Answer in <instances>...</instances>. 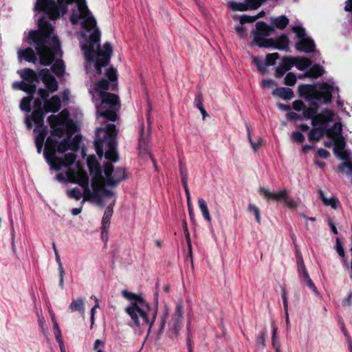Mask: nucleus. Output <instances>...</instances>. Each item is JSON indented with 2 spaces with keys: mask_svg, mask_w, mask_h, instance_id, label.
<instances>
[{
  "mask_svg": "<svg viewBox=\"0 0 352 352\" xmlns=\"http://www.w3.org/2000/svg\"><path fill=\"white\" fill-rule=\"evenodd\" d=\"M57 144L58 140L49 136L46 140L45 147L43 151L44 157L56 155Z\"/></svg>",
  "mask_w": 352,
  "mask_h": 352,
  "instance_id": "4be33fe9",
  "label": "nucleus"
},
{
  "mask_svg": "<svg viewBox=\"0 0 352 352\" xmlns=\"http://www.w3.org/2000/svg\"><path fill=\"white\" fill-rule=\"evenodd\" d=\"M46 135L47 128L44 127L40 130L38 134L35 138V144L38 153H41Z\"/></svg>",
  "mask_w": 352,
  "mask_h": 352,
  "instance_id": "c9c22d12",
  "label": "nucleus"
},
{
  "mask_svg": "<svg viewBox=\"0 0 352 352\" xmlns=\"http://www.w3.org/2000/svg\"><path fill=\"white\" fill-rule=\"evenodd\" d=\"M289 22V21L285 15L279 16L272 21V25L279 30H284Z\"/></svg>",
  "mask_w": 352,
  "mask_h": 352,
  "instance_id": "4c0bfd02",
  "label": "nucleus"
},
{
  "mask_svg": "<svg viewBox=\"0 0 352 352\" xmlns=\"http://www.w3.org/2000/svg\"><path fill=\"white\" fill-rule=\"evenodd\" d=\"M179 173L181 176L182 184L184 188L185 192L188 199V202H190V191L187 183L188 172L187 169L183 163L179 162Z\"/></svg>",
  "mask_w": 352,
  "mask_h": 352,
  "instance_id": "cd10ccee",
  "label": "nucleus"
},
{
  "mask_svg": "<svg viewBox=\"0 0 352 352\" xmlns=\"http://www.w3.org/2000/svg\"><path fill=\"white\" fill-rule=\"evenodd\" d=\"M104 51H102L98 45V52H97V58L95 62V69L96 73L99 75L102 74V67L109 64L112 55V46L110 43L106 42L103 45Z\"/></svg>",
  "mask_w": 352,
  "mask_h": 352,
  "instance_id": "423d86ee",
  "label": "nucleus"
},
{
  "mask_svg": "<svg viewBox=\"0 0 352 352\" xmlns=\"http://www.w3.org/2000/svg\"><path fill=\"white\" fill-rule=\"evenodd\" d=\"M258 192L267 200L283 202L285 205L290 209L296 208L298 206L297 203L289 197L288 191L285 188L278 192H275L263 187L259 188Z\"/></svg>",
  "mask_w": 352,
  "mask_h": 352,
  "instance_id": "39448f33",
  "label": "nucleus"
},
{
  "mask_svg": "<svg viewBox=\"0 0 352 352\" xmlns=\"http://www.w3.org/2000/svg\"><path fill=\"white\" fill-rule=\"evenodd\" d=\"M39 76L41 80H42V82L47 87V89L49 90L51 93H54L58 90V82L48 69H41L39 70Z\"/></svg>",
  "mask_w": 352,
  "mask_h": 352,
  "instance_id": "6e6552de",
  "label": "nucleus"
},
{
  "mask_svg": "<svg viewBox=\"0 0 352 352\" xmlns=\"http://www.w3.org/2000/svg\"><path fill=\"white\" fill-rule=\"evenodd\" d=\"M117 135L118 131L114 124H108L105 127H100L96 130L95 150L100 158L104 155V150H106L104 157L108 162L104 164V173L105 184L109 186H116L128 178L125 168L122 167L114 168L112 164V162H117L119 160Z\"/></svg>",
  "mask_w": 352,
  "mask_h": 352,
  "instance_id": "f03ea898",
  "label": "nucleus"
},
{
  "mask_svg": "<svg viewBox=\"0 0 352 352\" xmlns=\"http://www.w3.org/2000/svg\"><path fill=\"white\" fill-rule=\"evenodd\" d=\"M292 140L296 143H302L305 140L304 135L300 131H294L292 134Z\"/></svg>",
  "mask_w": 352,
  "mask_h": 352,
  "instance_id": "0e129e2a",
  "label": "nucleus"
},
{
  "mask_svg": "<svg viewBox=\"0 0 352 352\" xmlns=\"http://www.w3.org/2000/svg\"><path fill=\"white\" fill-rule=\"evenodd\" d=\"M95 196H97V194H96L94 191L91 192L88 187L87 188H83V201H82V203L85 201H88V200H90L91 199H94L95 197Z\"/></svg>",
  "mask_w": 352,
  "mask_h": 352,
  "instance_id": "e2e57ef3",
  "label": "nucleus"
},
{
  "mask_svg": "<svg viewBox=\"0 0 352 352\" xmlns=\"http://www.w3.org/2000/svg\"><path fill=\"white\" fill-rule=\"evenodd\" d=\"M116 200L109 204L104 210L103 217L102 219L101 229H109L110 226V220L113 214V208L115 205Z\"/></svg>",
  "mask_w": 352,
  "mask_h": 352,
  "instance_id": "5701e85b",
  "label": "nucleus"
},
{
  "mask_svg": "<svg viewBox=\"0 0 352 352\" xmlns=\"http://www.w3.org/2000/svg\"><path fill=\"white\" fill-rule=\"evenodd\" d=\"M296 50L299 52L311 53L316 50V44L314 41L309 36L299 40L295 44Z\"/></svg>",
  "mask_w": 352,
  "mask_h": 352,
  "instance_id": "ddd939ff",
  "label": "nucleus"
},
{
  "mask_svg": "<svg viewBox=\"0 0 352 352\" xmlns=\"http://www.w3.org/2000/svg\"><path fill=\"white\" fill-rule=\"evenodd\" d=\"M280 55L278 52L267 54L265 58V64L267 66H272L276 63V60L278 59Z\"/></svg>",
  "mask_w": 352,
  "mask_h": 352,
  "instance_id": "3c124183",
  "label": "nucleus"
},
{
  "mask_svg": "<svg viewBox=\"0 0 352 352\" xmlns=\"http://www.w3.org/2000/svg\"><path fill=\"white\" fill-rule=\"evenodd\" d=\"M253 42L255 43L259 47H273L274 45V40L272 38H267L262 36H254Z\"/></svg>",
  "mask_w": 352,
  "mask_h": 352,
  "instance_id": "473e14b6",
  "label": "nucleus"
},
{
  "mask_svg": "<svg viewBox=\"0 0 352 352\" xmlns=\"http://www.w3.org/2000/svg\"><path fill=\"white\" fill-rule=\"evenodd\" d=\"M34 98V96H28L22 98L20 102V108L21 110L30 112L32 110L31 108V102Z\"/></svg>",
  "mask_w": 352,
  "mask_h": 352,
  "instance_id": "c03bdc74",
  "label": "nucleus"
},
{
  "mask_svg": "<svg viewBox=\"0 0 352 352\" xmlns=\"http://www.w3.org/2000/svg\"><path fill=\"white\" fill-rule=\"evenodd\" d=\"M198 206L205 220L207 221L208 222H210L211 217L209 212L208 205L206 201L203 198H199L198 199Z\"/></svg>",
  "mask_w": 352,
  "mask_h": 352,
  "instance_id": "ea45409f",
  "label": "nucleus"
},
{
  "mask_svg": "<svg viewBox=\"0 0 352 352\" xmlns=\"http://www.w3.org/2000/svg\"><path fill=\"white\" fill-rule=\"evenodd\" d=\"M316 92V88L313 85L302 84L298 86V93L300 97H304L306 100H314V96Z\"/></svg>",
  "mask_w": 352,
  "mask_h": 352,
  "instance_id": "f3484780",
  "label": "nucleus"
},
{
  "mask_svg": "<svg viewBox=\"0 0 352 352\" xmlns=\"http://www.w3.org/2000/svg\"><path fill=\"white\" fill-rule=\"evenodd\" d=\"M324 74V68L320 65L315 64L310 67V69L305 73L304 76L316 79L322 76Z\"/></svg>",
  "mask_w": 352,
  "mask_h": 352,
  "instance_id": "7c9ffc66",
  "label": "nucleus"
},
{
  "mask_svg": "<svg viewBox=\"0 0 352 352\" xmlns=\"http://www.w3.org/2000/svg\"><path fill=\"white\" fill-rule=\"evenodd\" d=\"M296 60V57L285 56L282 58L280 65L285 68V70L289 71L295 65Z\"/></svg>",
  "mask_w": 352,
  "mask_h": 352,
  "instance_id": "79ce46f5",
  "label": "nucleus"
},
{
  "mask_svg": "<svg viewBox=\"0 0 352 352\" xmlns=\"http://www.w3.org/2000/svg\"><path fill=\"white\" fill-rule=\"evenodd\" d=\"M105 76L107 80L111 82V90L117 91L118 89L117 71L115 68L110 67L106 70Z\"/></svg>",
  "mask_w": 352,
  "mask_h": 352,
  "instance_id": "a878e982",
  "label": "nucleus"
},
{
  "mask_svg": "<svg viewBox=\"0 0 352 352\" xmlns=\"http://www.w3.org/2000/svg\"><path fill=\"white\" fill-rule=\"evenodd\" d=\"M246 127H247V132H248V136L249 142H250L252 147L253 148L254 151H257V150L261 146L262 140L259 139L257 142H253V140L252 139V137H251V133H250V127L248 125H246Z\"/></svg>",
  "mask_w": 352,
  "mask_h": 352,
  "instance_id": "13d9d810",
  "label": "nucleus"
},
{
  "mask_svg": "<svg viewBox=\"0 0 352 352\" xmlns=\"http://www.w3.org/2000/svg\"><path fill=\"white\" fill-rule=\"evenodd\" d=\"M96 89L100 90V91H104L111 89V84L109 81L106 78H101L97 82H96Z\"/></svg>",
  "mask_w": 352,
  "mask_h": 352,
  "instance_id": "8fccbe9b",
  "label": "nucleus"
},
{
  "mask_svg": "<svg viewBox=\"0 0 352 352\" xmlns=\"http://www.w3.org/2000/svg\"><path fill=\"white\" fill-rule=\"evenodd\" d=\"M296 81L297 79L296 74L292 72H289L285 77L284 84L287 86H294L296 84Z\"/></svg>",
  "mask_w": 352,
  "mask_h": 352,
  "instance_id": "4d7b16f0",
  "label": "nucleus"
},
{
  "mask_svg": "<svg viewBox=\"0 0 352 352\" xmlns=\"http://www.w3.org/2000/svg\"><path fill=\"white\" fill-rule=\"evenodd\" d=\"M245 2L248 10H256L262 5L258 0H245Z\"/></svg>",
  "mask_w": 352,
  "mask_h": 352,
  "instance_id": "774afa93",
  "label": "nucleus"
},
{
  "mask_svg": "<svg viewBox=\"0 0 352 352\" xmlns=\"http://www.w3.org/2000/svg\"><path fill=\"white\" fill-rule=\"evenodd\" d=\"M47 122L51 128H54L62 124L60 118L56 115H51L47 118Z\"/></svg>",
  "mask_w": 352,
  "mask_h": 352,
  "instance_id": "052dcab7",
  "label": "nucleus"
},
{
  "mask_svg": "<svg viewBox=\"0 0 352 352\" xmlns=\"http://www.w3.org/2000/svg\"><path fill=\"white\" fill-rule=\"evenodd\" d=\"M319 199L322 201L325 206H331L333 209L338 208L340 201L336 197H331L329 199L325 197L324 192L322 190H318Z\"/></svg>",
  "mask_w": 352,
  "mask_h": 352,
  "instance_id": "bb28decb",
  "label": "nucleus"
},
{
  "mask_svg": "<svg viewBox=\"0 0 352 352\" xmlns=\"http://www.w3.org/2000/svg\"><path fill=\"white\" fill-rule=\"evenodd\" d=\"M100 41V31L98 29H94L89 36V43L86 41L81 46L82 50L85 52L86 59L89 61H94V54L95 53L94 45L97 44V52H98V45Z\"/></svg>",
  "mask_w": 352,
  "mask_h": 352,
  "instance_id": "0eeeda50",
  "label": "nucleus"
},
{
  "mask_svg": "<svg viewBox=\"0 0 352 352\" xmlns=\"http://www.w3.org/2000/svg\"><path fill=\"white\" fill-rule=\"evenodd\" d=\"M99 96L102 104H107L109 108L120 109V101L117 94L107 91H100Z\"/></svg>",
  "mask_w": 352,
  "mask_h": 352,
  "instance_id": "9b49d317",
  "label": "nucleus"
},
{
  "mask_svg": "<svg viewBox=\"0 0 352 352\" xmlns=\"http://www.w3.org/2000/svg\"><path fill=\"white\" fill-rule=\"evenodd\" d=\"M248 211L252 212L255 217V220L258 223H261V218L259 208L253 204H249L248 207Z\"/></svg>",
  "mask_w": 352,
  "mask_h": 352,
  "instance_id": "864d4df0",
  "label": "nucleus"
},
{
  "mask_svg": "<svg viewBox=\"0 0 352 352\" xmlns=\"http://www.w3.org/2000/svg\"><path fill=\"white\" fill-rule=\"evenodd\" d=\"M346 142L343 136L334 138V154L340 159L347 162L351 160L350 153L345 149Z\"/></svg>",
  "mask_w": 352,
  "mask_h": 352,
  "instance_id": "9d476101",
  "label": "nucleus"
},
{
  "mask_svg": "<svg viewBox=\"0 0 352 352\" xmlns=\"http://www.w3.org/2000/svg\"><path fill=\"white\" fill-rule=\"evenodd\" d=\"M256 30L254 32V36H269L274 31L273 27L268 25L263 21H258L256 23Z\"/></svg>",
  "mask_w": 352,
  "mask_h": 352,
  "instance_id": "a211bd4d",
  "label": "nucleus"
},
{
  "mask_svg": "<svg viewBox=\"0 0 352 352\" xmlns=\"http://www.w3.org/2000/svg\"><path fill=\"white\" fill-rule=\"evenodd\" d=\"M321 115H323V120L324 123H327L329 122H331L333 120V112L328 109H325L323 110V111L321 113Z\"/></svg>",
  "mask_w": 352,
  "mask_h": 352,
  "instance_id": "69168bd1",
  "label": "nucleus"
},
{
  "mask_svg": "<svg viewBox=\"0 0 352 352\" xmlns=\"http://www.w3.org/2000/svg\"><path fill=\"white\" fill-rule=\"evenodd\" d=\"M228 6L233 11H246L248 10V7H247V3L245 1L243 3L230 1L228 3Z\"/></svg>",
  "mask_w": 352,
  "mask_h": 352,
  "instance_id": "49530a36",
  "label": "nucleus"
},
{
  "mask_svg": "<svg viewBox=\"0 0 352 352\" xmlns=\"http://www.w3.org/2000/svg\"><path fill=\"white\" fill-rule=\"evenodd\" d=\"M78 145H74V142H72L69 138H65L61 142L58 141L56 152L63 153L69 149H76Z\"/></svg>",
  "mask_w": 352,
  "mask_h": 352,
  "instance_id": "c756f323",
  "label": "nucleus"
},
{
  "mask_svg": "<svg viewBox=\"0 0 352 352\" xmlns=\"http://www.w3.org/2000/svg\"><path fill=\"white\" fill-rule=\"evenodd\" d=\"M82 28L87 31L96 29V21L94 16L87 17L81 23Z\"/></svg>",
  "mask_w": 352,
  "mask_h": 352,
  "instance_id": "37998d69",
  "label": "nucleus"
},
{
  "mask_svg": "<svg viewBox=\"0 0 352 352\" xmlns=\"http://www.w3.org/2000/svg\"><path fill=\"white\" fill-rule=\"evenodd\" d=\"M295 66L300 71H305L310 67L312 62L310 59L305 56L296 57Z\"/></svg>",
  "mask_w": 352,
  "mask_h": 352,
  "instance_id": "f704fd0d",
  "label": "nucleus"
},
{
  "mask_svg": "<svg viewBox=\"0 0 352 352\" xmlns=\"http://www.w3.org/2000/svg\"><path fill=\"white\" fill-rule=\"evenodd\" d=\"M18 55L19 59H24L29 63H35L37 60L36 53L33 49L30 47L23 50H19Z\"/></svg>",
  "mask_w": 352,
  "mask_h": 352,
  "instance_id": "6ab92c4d",
  "label": "nucleus"
},
{
  "mask_svg": "<svg viewBox=\"0 0 352 352\" xmlns=\"http://www.w3.org/2000/svg\"><path fill=\"white\" fill-rule=\"evenodd\" d=\"M252 62L256 65L258 70L261 73L263 74L266 72V65L259 57L253 56Z\"/></svg>",
  "mask_w": 352,
  "mask_h": 352,
  "instance_id": "6e6d98bb",
  "label": "nucleus"
},
{
  "mask_svg": "<svg viewBox=\"0 0 352 352\" xmlns=\"http://www.w3.org/2000/svg\"><path fill=\"white\" fill-rule=\"evenodd\" d=\"M274 48L279 50H286L288 48L289 44V40L288 36L283 34L279 36H277L274 38Z\"/></svg>",
  "mask_w": 352,
  "mask_h": 352,
  "instance_id": "c85d7f7f",
  "label": "nucleus"
},
{
  "mask_svg": "<svg viewBox=\"0 0 352 352\" xmlns=\"http://www.w3.org/2000/svg\"><path fill=\"white\" fill-rule=\"evenodd\" d=\"M69 308L72 309V311H84V301L82 298H78L77 300H72Z\"/></svg>",
  "mask_w": 352,
  "mask_h": 352,
  "instance_id": "de8ad7c7",
  "label": "nucleus"
},
{
  "mask_svg": "<svg viewBox=\"0 0 352 352\" xmlns=\"http://www.w3.org/2000/svg\"><path fill=\"white\" fill-rule=\"evenodd\" d=\"M68 197L70 198L74 199L76 200H80L82 197V192L80 188H74L72 190L67 191V192Z\"/></svg>",
  "mask_w": 352,
  "mask_h": 352,
  "instance_id": "bf43d9fd",
  "label": "nucleus"
},
{
  "mask_svg": "<svg viewBox=\"0 0 352 352\" xmlns=\"http://www.w3.org/2000/svg\"><path fill=\"white\" fill-rule=\"evenodd\" d=\"M325 126H320L318 128H314L311 129L309 133V140L310 141H319L320 138L323 136L324 133H325Z\"/></svg>",
  "mask_w": 352,
  "mask_h": 352,
  "instance_id": "e433bc0d",
  "label": "nucleus"
},
{
  "mask_svg": "<svg viewBox=\"0 0 352 352\" xmlns=\"http://www.w3.org/2000/svg\"><path fill=\"white\" fill-rule=\"evenodd\" d=\"M104 184L105 177L103 176L91 177V187L93 188V191L97 195L100 193L104 188Z\"/></svg>",
  "mask_w": 352,
  "mask_h": 352,
  "instance_id": "72a5a7b5",
  "label": "nucleus"
},
{
  "mask_svg": "<svg viewBox=\"0 0 352 352\" xmlns=\"http://www.w3.org/2000/svg\"><path fill=\"white\" fill-rule=\"evenodd\" d=\"M78 0H36L34 10L44 14L38 20V30L30 31L28 43L35 47L42 65L49 66L56 56H62L60 43L53 35L54 28L47 19L55 21L68 12L69 6Z\"/></svg>",
  "mask_w": 352,
  "mask_h": 352,
  "instance_id": "f257e3e1",
  "label": "nucleus"
},
{
  "mask_svg": "<svg viewBox=\"0 0 352 352\" xmlns=\"http://www.w3.org/2000/svg\"><path fill=\"white\" fill-rule=\"evenodd\" d=\"M333 89L332 85L327 82L323 83L320 87L319 89H316V92L314 96V100L318 101L322 100L324 104L330 103L332 100Z\"/></svg>",
  "mask_w": 352,
  "mask_h": 352,
  "instance_id": "1a4fd4ad",
  "label": "nucleus"
},
{
  "mask_svg": "<svg viewBox=\"0 0 352 352\" xmlns=\"http://www.w3.org/2000/svg\"><path fill=\"white\" fill-rule=\"evenodd\" d=\"M46 113H47V112L44 111L34 110L31 116H27L25 119L27 127L28 129H31L32 127L31 122V120H32L38 127L43 129L44 126V118Z\"/></svg>",
  "mask_w": 352,
  "mask_h": 352,
  "instance_id": "f8f14e48",
  "label": "nucleus"
},
{
  "mask_svg": "<svg viewBox=\"0 0 352 352\" xmlns=\"http://www.w3.org/2000/svg\"><path fill=\"white\" fill-rule=\"evenodd\" d=\"M345 168L348 169L349 174H352V162H351V160L344 162L342 164H341L338 166L339 171L342 172V173L345 172Z\"/></svg>",
  "mask_w": 352,
  "mask_h": 352,
  "instance_id": "338daca9",
  "label": "nucleus"
},
{
  "mask_svg": "<svg viewBox=\"0 0 352 352\" xmlns=\"http://www.w3.org/2000/svg\"><path fill=\"white\" fill-rule=\"evenodd\" d=\"M18 74L23 80L28 82L34 83L35 82L38 83L41 80L39 72L36 73L34 69L30 68H25L19 70Z\"/></svg>",
  "mask_w": 352,
  "mask_h": 352,
  "instance_id": "dca6fc26",
  "label": "nucleus"
},
{
  "mask_svg": "<svg viewBox=\"0 0 352 352\" xmlns=\"http://www.w3.org/2000/svg\"><path fill=\"white\" fill-rule=\"evenodd\" d=\"M52 71L57 76H62L65 74V66L62 59L56 60L52 65Z\"/></svg>",
  "mask_w": 352,
  "mask_h": 352,
  "instance_id": "58836bf2",
  "label": "nucleus"
},
{
  "mask_svg": "<svg viewBox=\"0 0 352 352\" xmlns=\"http://www.w3.org/2000/svg\"><path fill=\"white\" fill-rule=\"evenodd\" d=\"M52 321L54 322V336H55V338H56L57 342H63V338H62V336H61L60 329L59 326H58V323L56 322V320L54 319V317L52 318Z\"/></svg>",
  "mask_w": 352,
  "mask_h": 352,
  "instance_id": "680f3d73",
  "label": "nucleus"
},
{
  "mask_svg": "<svg viewBox=\"0 0 352 352\" xmlns=\"http://www.w3.org/2000/svg\"><path fill=\"white\" fill-rule=\"evenodd\" d=\"M272 95L289 100L294 97V91L288 87H278L273 90Z\"/></svg>",
  "mask_w": 352,
  "mask_h": 352,
  "instance_id": "b1692460",
  "label": "nucleus"
},
{
  "mask_svg": "<svg viewBox=\"0 0 352 352\" xmlns=\"http://www.w3.org/2000/svg\"><path fill=\"white\" fill-rule=\"evenodd\" d=\"M292 30L296 33V36L299 40L303 39L304 38L307 37L306 35L305 29L300 25H296L292 27Z\"/></svg>",
  "mask_w": 352,
  "mask_h": 352,
  "instance_id": "5fc2aeb1",
  "label": "nucleus"
},
{
  "mask_svg": "<svg viewBox=\"0 0 352 352\" xmlns=\"http://www.w3.org/2000/svg\"><path fill=\"white\" fill-rule=\"evenodd\" d=\"M119 109L109 108L108 109H103L102 107L100 109H98L97 113L99 116L105 118L106 120L111 122H115L118 118L117 111Z\"/></svg>",
  "mask_w": 352,
  "mask_h": 352,
  "instance_id": "393cba45",
  "label": "nucleus"
},
{
  "mask_svg": "<svg viewBox=\"0 0 352 352\" xmlns=\"http://www.w3.org/2000/svg\"><path fill=\"white\" fill-rule=\"evenodd\" d=\"M61 108V100L58 95L52 96L48 100L44 103V109L45 112L57 113Z\"/></svg>",
  "mask_w": 352,
  "mask_h": 352,
  "instance_id": "4468645a",
  "label": "nucleus"
},
{
  "mask_svg": "<svg viewBox=\"0 0 352 352\" xmlns=\"http://www.w3.org/2000/svg\"><path fill=\"white\" fill-rule=\"evenodd\" d=\"M13 87L26 92L29 96H34L36 90V84L23 81L14 82Z\"/></svg>",
  "mask_w": 352,
  "mask_h": 352,
  "instance_id": "aec40b11",
  "label": "nucleus"
},
{
  "mask_svg": "<svg viewBox=\"0 0 352 352\" xmlns=\"http://www.w3.org/2000/svg\"><path fill=\"white\" fill-rule=\"evenodd\" d=\"M55 258L56 261L58 265V272H59V286L62 289L64 287V274H65V270L63 268L60 257L59 255V253L58 251H56L55 253Z\"/></svg>",
  "mask_w": 352,
  "mask_h": 352,
  "instance_id": "a19ab883",
  "label": "nucleus"
},
{
  "mask_svg": "<svg viewBox=\"0 0 352 352\" xmlns=\"http://www.w3.org/2000/svg\"><path fill=\"white\" fill-rule=\"evenodd\" d=\"M267 338V331L266 329L261 331L256 338V346L258 348L263 349L265 346V341Z\"/></svg>",
  "mask_w": 352,
  "mask_h": 352,
  "instance_id": "a18cd8bd",
  "label": "nucleus"
},
{
  "mask_svg": "<svg viewBox=\"0 0 352 352\" xmlns=\"http://www.w3.org/2000/svg\"><path fill=\"white\" fill-rule=\"evenodd\" d=\"M122 295L124 298L131 300L129 305L125 310L131 317L134 325L140 327L143 325L149 324L151 328L155 320L157 311L154 310L153 311L151 318V307L140 295L126 289L122 291Z\"/></svg>",
  "mask_w": 352,
  "mask_h": 352,
  "instance_id": "7ed1b4c3",
  "label": "nucleus"
},
{
  "mask_svg": "<svg viewBox=\"0 0 352 352\" xmlns=\"http://www.w3.org/2000/svg\"><path fill=\"white\" fill-rule=\"evenodd\" d=\"M151 107L148 104V109L146 113V118L148 122V129L146 132L144 131V126L143 124H140L139 129V138H138V149L139 153L141 155H148L152 159L153 162L154 166L156 168V163L153 158H152V155L150 153L149 148V137H150V129H151V122H150V112H151Z\"/></svg>",
  "mask_w": 352,
  "mask_h": 352,
  "instance_id": "20e7f679",
  "label": "nucleus"
},
{
  "mask_svg": "<svg viewBox=\"0 0 352 352\" xmlns=\"http://www.w3.org/2000/svg\"><path fill=\"white\" fill-rule=\"evenodd\" d=\"M324 131L327 138L334 140V138L342 136V124L341 122H336L331 128L325 126Z\"/></svg>",
  "mask_w": 352,
  "mask_h": 352,
  "instance_id": "412c9836",
  "label": "nucleus"
},
{
  "mask_svg": "<svg viewBox=\"0 0 352 352\" xmlns=\"http://www.w3.org/2000/svg\"><path fill=\"white\" fill-rule=\"evenodd\" d=\"M76 159V155L74 153H69L65 155L64 157H62L63 164L64 167H68L72 165Z\"/></svg>",
  "mask_w": 352,
  "mask_h": 352,
  "instance_id": "09e8293b",
  "label": "nucleus"
},
{
  "mask_svg": "<svg viewBox=\"0 0 352 352\" xmlns=\"http://www.w3.org/2000/svg\"><path fill=\"white\" fill-rule=\"evenodd\" d=\"M87 164L91 177L102 176L100 165L94 155L88 157Z\"/></svg>",
  "mask_w": 352,
  "mask_h": 352,
  "instance_id": "2eb2a0df",
  "label": "nucleus"
},
{
  "mask_svg": "<svg viewBox=\"0 0 352 352\" xmlns=\"http://www.w3.org/2000/svg\"><path fill=\"white\" fill-rule=\"evenodd\" d=\"M47 163L50 165L52 169L59 171L63 166L62 157L54 155H47L45 157Z\"/></svg>",
  "mask_w": 352,
  "mask_h": 352,
  "instance_id": "2f4dec72",
  "label": "nucleus"
},
{
  "mask_svg": "<svg viewBox=\"0 0 352 352\" xmlns=\"http://www.w3.org/2000/svg\"><path fill=\"white\" fill-rule=\"evenodd\" d=\"M281 296L283 302V307L285 312L286 316V322L288 324L289 322V316H288V303H287V292L284 287L281 289Z\"/></svg>",
  "mask_w": 352,
  "mask_h": 352,
  "instance_id": "603ef678",
  "label": "nucleus"
}]
</instances>
